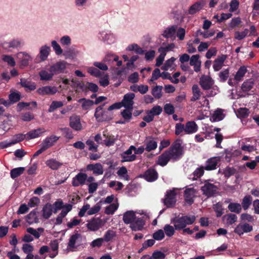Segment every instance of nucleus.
<instances>
[{
	"instance_id": "a18cd8bd",
	"label": "nucleus",
	"mask_w": 259,
	"mask_h": 259,
	"mask_svg": "<svg viewBox=\"0 0 259 259\" xmlns=\"http://www.w3.org/2000/svg\"><path fill=\"white\" fill-rule=\"evenodd\" d=\"M176 230L175 227L169 224L165 225L163 230L166 236L168 237H172L175 234Z\"/></svg>"
},
{
	"instance_id": "9b49d317",
	"label": "nucleus",
	"mask_w": 259,
	"mask_h": 259,
	"mask_svg": "<svg viewBox=\"0 0 259 259\" xmlns=\"http://www.w3.org/2000/svg\"><path fill=\"white\" fill-rule=\"evenodd\" d=\"M58 92V89L56 87L46 85L38 88L36 93L40 96H45L46 95H53Z\"/></svg>"
},
{
	"instance_id": "cd10ccee",
	"label": "nucleus",
	"mask_w": 259,
	"mask_h": 259,
	"mask_svg": "<svg viewBox=\"0 0 259 259\" xmlns=\"http://www.w3.org/2000/svg\"><path fill=\"white\" fill-rule=\"evenodd\" d=\"M185 134H191L197 132L198 126L194 121H188L185 125Z\"/></svg>"
},
{
	"instance_id": "ddd939ff",
	"label": "nucleus",
	"mask_w": 259,
	"mask_h": 259,
	"mask_svg": "<svg viewBox=\"0 0 259 259\" xmlns=\"http://www.w3.org/2000/svg\"><path fill=\"white\" fill-rule=\"evenodd\" d=\"M213 83V80L209 76L203 75L200 78L199 84L204 90L210 89Z\"/></svg>"
},
{
	"instance_id": "c85d7f7f",
	"label": "nucleus",
	"mask_w": 259,
	"mask_h": 259,
	"mask_svg": "<svg viewBox=\"0 0 259 259\" xmlns=\"http://www.w3.org/2000/svg\"><path fill=\"white\" fill-rule=\"evenodd\" d=\"M59 137L53 135L50 137L47 138L43 142L42 146L45 148L46 149L52 146L59 139Z\"/></svg>"
},
{
	"instance_id": "39448f33",
	"label": "nucleus",
	"mask_w": 259,
	"mask_h": 259,
	"mask_svg": "<svg viewBox=\"0 0 259 259\" xmlns=\"http://www.w3.org/2000/svg\"><path fill=\"white\" fill-rule=\"evenodd\" d=\"M218 190V187L211 183L209 180L205 181L204 185L201 188L203 194L207 197L214 196L217 193Z\"/></svg>"
},
{
	"instance_id": "de8ad7c7",
	"label": "nucleus",
	"mask_w": 259,
	"mask_h": 259,
	"mask_svg": "<svg viewBox=\"0 0 259 259\" xmlns=\"http://www.w3.org/2000/svg\"><path fill=\"white\" fill-rule=\"evenodd\" d=\"M24 170L25 168L23 167L13 168L11 170V177L14 179L22 175Z\"/></svg>"
},
{
	"instance_id": "bf43d9fd",
	"label": "nucleus",
	"mask_w": 259,
	"mask_h": 259,
	"mask_svg": "<svg viewBox=\"0 0 259 259\" xmlns=\"http://www.w3.org/2000/svg\"><path fill=\"white\" fill-rule=\"evenodd\" d=\"M115 236V232L113 230H108L104 235V237L102 238L104 241L106 242H109Z\"/></svg>"
},
{
	"instance_id": "e433bc0d",
	"label": "nucleus",
	"mask_w": 259,
	"mask_h": 259,
	"mask_svg": "<svg viewBox=\"0 0 259 259\" xmlns=\"http://www.w3.org/2000/svg\"><path fill=\"white\" fill-rule=\"evenodd\" d=\"M79 103H81V107L83 110H89L94 104V102L90 99L82 98L78 100Z\"/></svg>"
},
{
	"instance_id": "a211bd4d",
	"label": "nucleus",
	"mask_w": 259,
	"mask_h": 259,
	"mask_svg": "<svg viewBox=\"0 0 259 259\" xmlns=\"http://www.w3.org/2000/svg\"><path fill=\"white\" fill-rule=\"evenodd\" d=\"M87 180V174L80 172L73 178L72 184L74 187L82 186L85 184Z\"/></svg>"
},
{
	"instance_id": "c03bdc74",
	"label": "nucleus",
	"mask_w": 259,
	"mask_h": 259,
	"mask_svg": "<svg viewBox=\"0 0 259 259\" xmlns=\"http://www.w3.org/2000/svg\"><path fill=\"white\" fill-rule=\"evenodd\" d=\"M228 208L230 211L236 213H240L242 210L241 205L238 203L231 202L229 204Z\"/></svg>"
},
{
	"instance_id": "37998d69",
	"label": "nucleus",
	"mask_w": 259,
	"mask_h": 259,
	"mask_svg": "<svg viewBox=\"0 0 259 259\" xmlns=\"http://www.w3.org/2000/svg\"><path fill=\"white\" fill-rule=\"evenodd\" d=\"M225 117L222 109H218L215 110L212 114L211 119L213 121L216 122L222 120Z\"/></svg>"
},
{
	"instance_id": "6e6d98bb",
	"label": "nucleus",
	"mask_w": 259,
	"mask_h": 259,
	"mask_svg": "<svg viewBox=\"0 0 259 259\" xmlns=\"http://www.w3.org/2000/svg\"><path fill=\"white\" fill-rule=\"evenodd\" d=\"M51 46L57 55H60L63 54V50L57 41L52 40L51 41Z\"/></svg>"
},
{
	"instance_id": "c9c22d12",
	"label": "nucleus",
	"mask_w": 259,
	"mask_h": 259,
	"mask_svg": "<svg viewBox=\"0 0 259 259\" xmlns=\"http://www.w3.org/2000/svg\"><path fill=\"white\" fill-rule=\"evenodd\" d=\"M170 159L171 157L166 151L159 156L157 163L161 166H165Z\"/></svg>"
},
{
	"instance_id": "2eb2a0df",
	"label": "nucleus",
	"mask_w": 259,
	"mask_h": 259,
	"mask_svg": "<svg viewBox=\"0 0 259 259\" xmlns=\"http://www.w3.org/2000/svg\"><path fill=\"white\" fill-rule=\"evenodd\" d=\"M220 161V157H212L208 159L205 162L204 168L206 170H212L217 168L218 162Z\"/></svg>"
},
{
	"instance_id": "69168bd1",
	"label": "nucleus",
	"mask_w": 259,
	"mask_h": 259,
	"mask_svg": "<svg viewBox=\"0 0 259 259\" xmlns=\"http://www.w3.org/2000/svg\"><path fill=\"white\" fill-rule=\"evenodd\" d=\"M164 233L163 230L159 229L153 234V237L155 240H161L164 238Z\"/></svg>"
},
{
	"instance_id": "aec40b11",
	"label": "nucleus",
	"mask_w": 259,
	"mask_h": 259,
	"mask_svg": "<svg viewBox=\"0 0 259 259\" xmlns=\"http://www.w3.org/2000/svg\"><path fill=\"white\" fill-rule=\"evenodd\" d=\"M70 126L75 131L82 130L80 117L77 115H73L70 117Z\"/></svg>"
},
{
	"instance_id": "c756f323",
	"label": "nucleus",
	"mask_w": 259,
	"mask_h": 259,
	"mask_svg": "<svg viewBox=\"0 0 259 259\" xmlns=\"http://www.w3.org/2000/svg\"><path fill=\"white\" fill-rule=\"evenodd\" d=\"M23 41L20 39H13L9 42H5L3 43V46L5 47L17 48L23 44Z\"/></svg>"
},
{
	"instance_id": "f03ea898",
	"label": "nucleus",
	"mask_w": 259,
	"mask_h": 259,
	"mask_svg": "<svg viewBox=\"0 0 259 259\" xmlns=\"http://www.w3.org/2000/svg\"><path fill=\"white\" fill-rule=\"evenodd\" d=\"M171 159H179L183 155V148L180 141H177L171 146L168 150L166 151Z\"/></svg>"
},
{
	"instance_id": "603ef678",
	"label": "nucleus",
	"mask_w": 259,
	"mask_h": 259,
	"mask_svg": "<svg viewBox=\"0 0 259 259\" xmlns=\"http://www.w3.org/2000/svg\"><path fill=\"white\" fill-rule=\"evenodd\" d=\"M224 219L226 220L227 224L228 225H232L237 221V217L236 214L233 213H229L223 217Z\"/></svg>"
},
{
	"instance_id": "0e129e2a",
	"label": "nucleus",
	"mask_w": 259,
	"mask_h": 259,
	"mask_svg": "<svg viewBox=\"0 0 259 259\" xmlns=\"http://www.w3.org/2000/svg\"><path fill=\"white\" fill-rule=\"evenodd\" d=\"M117 175L122 177L125 180H128V176L127 175V169L125 167H121L117 172Z\"/></svg>"
},
{
	"instance_id": "412c9836",
	"label": "nucleus",
	"mask_w": 259,
	"mask_h": 259,
	"mask_svg": "<svg viewBox=\"0 0 259 259\" xmlns=\"http://www.w3.org/2000/svg\"><path fill=\"white\" fill-rule=\"evenodd\" d=\"M226 58L227 55H222L215 59L213 64V68L215 71H218L222 68Z\"/></svg>"
},
{
	"instance_id": "7c9ffc66",
	"label": "nucleus",
	"mask_w": 259,
	"mask_h": 259,
	"mask_svg": "<svg viewBox=\"0 0 259 259\" xmlns=\"http://www.w3.org/2000/svg\"><path fill=\"white\" fill-rule=\"evenodd\" d=\"M45 132V130L44 128H38L29 132L26 134V135L28 136V139H32L39 137L42 133Z\"/></svg>"
},
{
	"instance_id": "dca6fc26",
	"label": "nucleus",
	"mask_w": 259,
	"mask_h": 259,
	"mask_svg": "<svg viewBox=\"0 0 259 259\" xmlns=\"http://www.w3.org/2000/svg\"><path fill=\"white\" fill-rule=\"evenodd\" d=\"M40 80L41 81H50L54 76L53 72H51L50 66L48 68L41 69L38 73Z\"/></svg>"
},
{
	"instance_id": "13d9d810",
	"label": "nucleus",
	"mask_w": 259,
	"mask_h": 259,
	"mask_svg": "<svg viewBox=\"0 0 259 259\" xmlns=\"http://www.w3.org/2000/svg\"><path fill=\"white\" fill-rule=\"evenodd\" d=\"M162 89V87L160 85H156L154 87L152 91V94L156 99H159L161 98V91Z\"/></svg>"
},
{
	"instance_id": "680f3d73",
	"label": "nucleus",
	"mask_w": 259,
	"mask_h": 259,
	"mask_svg": "<svg viewBox=\"0 0 259 259\" xmlns=\"http://www.w3.org/2000/svg\"><path fill=\"white\" fill-rule=\"evenodd\" d=\"M60 42L62 46H69L71 44V39L68 35H64L60 39Z\"/></svg>"
},
{
	"instance_id": "0eeeda50",
	"label": "nucleus",
	"mask_w": 259,
	"mask_h": 259,
	"mask_svg": "<svg viewBox=\"0 0 259 259\" xmlns=\"http://www.w3.org/2000/svg\"><path fill=\"white\" fill-rule=\"evenodd\" d=\"M104 221L101 218H93L87 221L85 226L89 230L95 232L104 226Z\"/></svg>"
},
{
	"instance_id": "bb28decb",
	"label": "nucleus",
	"mask_w": 259,
	"mask_h": 259,
	"mask_svg": "<svg viewBox=\"0 0 259 259\" xmlns=\"http://www.w3.org/2000/svg\"><path fill=\"white\" fill-rule=\"evenodd\" d=\"M136 217L133 211H127L123 215V221L126 224H131L135 221Z\"/></svg>"
},
{
	"instance_id": "7ed1b4c3",
	"label": "nucleus",
	"mask_w": 259,
	"mask_h": 259,
	"mask_svg": "<svg viewBox=\"0 0 259 259\" xmlns=\"http://www.w3.org/2000/svg\"><path fill=\"white\" fill-rule=\"evenodd\" d=\"M104 106V104L98 106L96 109L94 116L98 121H108L113 118V114L111 112L103 110Z\"/></svg>"
},
{
	"instance_id": "a19ab883",
	"label": "nucleus",
	"mask_w": 259,
	"mask_h": 259,
	"mask_svg": "<svg viewBox=\"0 0 259 259\" xmlns=\"http://www.w3.org/2000/svg\"><path fill=\"white\" fill-rule=\"evenodd\" d=\"M145 150L150 151L157 147V142L152 138H147L145 141Z\"/></svg>"
},
{
	"instance_id": "ea45409f",
	"label": "nucleus",
	"mask_w": 259,
	"mask_h": 259,
	"mask_svg": "<svg viewBox=\"0 0 259 259\" xmlns=\"http://www.w3.org/2000/svg\"><path fill=\"white\" fill-rule=\"evenodd\" d=\"M102 40L108 44H111L115 42V37L113 33L102 32L101 34Z\"/></svg>"
},
{
	"instance_id": "5fc2aeb1",
	"label": "nucleus",
	"mask_w": 259,
	"mask_h": 259,
	"mask_svg": "<svg viewBox=\"0 0 259 259\" xmlns=\"http://www.w3.org/2000/svg\"><path fill=\"white\" fill-rule=\"evenodd\" d=\"M126 49L130 51H134L136 53L140 55L144 54V50L135 44L129 45Z\"/></svg>"
},
{
	"instance_id": "052dcab7",
	"label": "nucleus",
	"mask_w": 259,
	"mask_h": 259,
	"mask_svg": "<svg viewBox=\"0 0 259 259\" xmlns=\"http://www.w3.org/2000/svg\"><path fill=\"white\" fill-rule=\"evenodd\" d=\"M63 106V103L61 101H53L49 108V112H52L57 108L61 107Z\"/></svg>"
},
{
	"instance_id": "2f4dec72",
	"label": "nucleus",
	"mask_w": 259,
	"mask_h": 259,
	"mask_svg": "<svg viewBox=\"0 0 259 259\" xmlns=\"http://www.w3.org/2000/svg\"><path fill=\"white\" fill-rule=\"evenodd\" d=\"M177 29V25H172L170 27L166 28L164 30L162 34V35L163 36V37L166 38H171L175 35Z\"/></svg>"
},
{
	"instance_id": "72a5a7b5",
	"label": "nucleus",
	"mask_w": 259,
	"mask_h": 259,
	"mask_svg": "<svg viewBox=\"0 0 259 259\" xmlns=\"http://www.w3.org/2000/svg\"><path fill=\"white\" fill-rule=\"evenodd\" d=\"M103 137L105 138L103 140L104 144L107 147L113 145L117 139L116 137L111 135L104 134Z\"/></svg>"
},
{
	"instance_id": "774afa93",
	"label": "nucleus",
	"mask_w": 259,
	"mask_h": 259,
	"mask_svg": "<svg viewBox=\"0 0 259 259\" xmlns=\"http://www.w3.org/2000/svg\"><path fill=\"white\" fill-rule=\"evenodd\" d=\"M148 257L149 259H162L165 257V254L160 251H156L153 253L151 256Z\"/></svg>"
},
{
	"instance_id": "58836bf2",
	"label": "nucleus",
	"mask_w": 259,
	"mask_h": 259,
	"mask_svg": "<svg viewBox=\"0 0 259 259\" xmlns=\"http://www.w3.org/2000/svg\"><path fill=\"white\" fill-rule=\"evenodd\" d=\"M144 225L142 219L140 218H136L135 221L130 225V227L132 230L138 231L141 230Z\"/></svg>"
},
{
	"instance_id": "f3484780",
	"label": "nucleus",
	"mask_w": 259,
	"mask_h": 259,
	"mask_svg": "<svg viewBox=\"0 0 259 259\" xmlns=\"http://www.w3.org/2000/svg\"><path fill=\"white\" fill-rule=\"evenodd\" d=\"M196 191L194 188L186 189L184 191V197L186 202L189 205L194 202V198L196 196Z\"/></svg>"
},
{
	"instance_id": "f704fd0d",
	"label": "nucleus",
	"mask_w": 259,
	"mask_h": 259,
	"mask_svg": "<svg viewBox=\"0 0 259 259\" xmlns=\"http://www.w3.org/2000/svg\"><path fill=\"white\" fill-rule=\"evenodd\" d=\"M46 164L51 169L57 170L62 165V163L56 159L52 158L47 160Z\"/></svg>"
},
{
	"instance_id": "49530a36",
	"label": "nucleus",
	"mask_w": 259,
	"mask_h": 259,
	"mask_svg": "<svg viewBox=\"0 0 259 259\" xmlns=\"http://www.w3.org/2000/svg\"><path fill=\"white\" fill-rule=\"evenodd\" d=\"M252 201V198L250 195H246L242 199L241 206H242L244 210H247L250 205L251 204Z\"/></svg>"
},
{
	"instance_id": "f257e3e1",
	"label": "nucleus",
	"mask_w": 259,
	"mask_h": 259,
	"mask_svg": "<svg viewBox=\"0 0 259 259\" xmlns=\"http://www.w3.org/2000/svg\"><path fill=\"white\" fill-rule=\"evenodd\" d=\"M196 217L193 215H183L176 217L171 220V223L173 224L175 229L179 231L184 229L187 225L192 224L195 221Z\"/></svg>"
},
{
	"instance_id": "4c0bfd02",
	"label": "nucleus",
	"mask_w": 259,
	"mask_h": 259,
	"mask_svg": "<svg viewBox=\"0 0 259 259\" xmlns=\"http://www.w3.org/2000/svg\"><path fill=\"white\" fill-rule=\"evenodd\" d=\"M42 217L46 219H49L52 215L53 210V206L50 203H47L42 208Z\"/></svg>"
},
{
	"instance_id": "f8f14e48",
	"label": "nucleus",
	"mask_w": 259,
	"mask_h": 259,
	"mask_svg": "<svg viewBox=\"0 0 259 259\" xmlns=\"http://www.w3.org/2000/svg\"><path fill=\"white\" fill-rule=\"evenodd\" d=\"M135 95L134 93H129L124 95L123 98L121 102L122 106H123L126 109H133L134 104V99Z\"/></svg>"
},
{
	"instance_id": "393cba45",
	"label": "nucleus",
	"mask_w": 259,
	"mask_h": 259,
	"mask_svg": "<svg viewBox=\"0 0 259 259\" xmlns=\"http://www.w3.org/2000/svg\"><path fill=\"white\" fill-rule=\"evenodd\" d=\"M205 3L203 1H199L192 5L189 9L188 13L190 15H194L200 11L204 7Z\"/></svg>"
},
{
	"instance_id": "1a4fd4ad",
	"label": "nucleus",
	"mask_w": 259,
	"mask_h": 259,
	"mask_svg": "<svg viewBox=\"0 0 259 259\" xmlns=\"http://www.w3.org/2000/svg\"><path fill=\"white\" fill-rule=\"evenodd\" d=\"M176 189H173L166 192L165 198L163 200L165 205L167 207L173 206L176 202Z\"/></svg>"
},
{
	"instance_id": "6e6552de",
	"label": "nucleus",
	"mask_w": 259,
	"mask_h": 259,
	"mask_svg": "<svg viewBox=\"0 0 259 259\" xmlns=\"http://www.w3.org/2000/svg\"><path fill=\"white\" fill-rule=\"evenodd\" d=\"M51 51V48L48 45H44L40 47L39 53L35 59V63H39L47 60Z\"/></svg>"
},
{
	"instance_id": "09e8293b",
	"label": "nucleus",
	"mask_w": 259,
	"mask_h": 259,
	"mask_svg": "<svg viewBox=\"0 0 259 259\" xmlns=\"http://www.w3.org/2000/svg\"><path fill=\"white\" fill-rule=\"evenodd\" d=\"M247 72V69L245 67H241L237 72L235 76V79L237 81H240L242 79L245 74Z\"/></svg>"
},
{
	"instance_id": "4be33fe9",
	"label": "nucleus",
	"mask_w": 259,
	"mask_h": 259,
	"mask_svg": "<svg viewBox=\"0 0 259 259\" xmlns=\"http://www.w3.org/2000/svg\"><path fill=\"white\" fill-rule=\"evenodd\" d=\"M144 178L148 182H153L158 178L157 171L152 168L148 169L144 174Z\"/></svg>"
},
{
	"instance_id": "473e14b6",
	"label": "nucleus",
	"mask_w": 259,
	"mask_h": 259,
	"mask_svg": "<svg viewBox=\"0 0 259 259\" xmlns=\"http://www.w3.org/2000/svg\"><path fill=\"white\" fill-rule=\"evenodd\" d=\"M193 96H192L190 101L191 102H195L199 100L201 96L200 90L197 84H194L192 88Z\"/></svg>"
},
{
	"instance_id": "9d476101",
	"label": "nucleus",
	"mask_w": 259,
	"mask_h": 259,
	"mask_svg": "<svg viewBox=\"0 0 259 259\" xmlns=\"http://www.w3.org/2000/svg\"><path fill=\"white\" fill-rule=\"evenodd\" d=\"M82 241V236L79 233H75L71 236L68 243V247L73 250L79 246Z\"/></svg>"
},
{
	"instance_id": "79ce46f5",
	"label": "nucleus",
	"mask_w": 259,
	"mask_h": 259,
	"mask_svg": "<svg viewBox=\"0 0 259 259\" xmlns=\"http://www.w3.org/2000/svg\"><path fill=\"white\" fill-rule=\"evenodd\" d=\"M78 53V52L76 51L74 48L71 47L67 48L65 50L63 53V55L65 58H74L75 57Z\"/></svg>"
},
{
	"instance_id": "8fccbe9b",
	"label": "nucleus",
	"mask_w": 259,
	"mask_h": 259,
	"mask_svg": "<svg viewBox=\"0 0 259 259\" xmlns=\"http://www.w3.org/2000/svg\"><path fill=\"white\" fill-rule=\"evenodd\" d=\"M254 81L252 79L246 80L242 84V89L244 92L250 91L253 87Z\"/></svg>"
},
{
	"instance_id": "a878e982",
	"label": "nucleus",
	"mask_w": 259,
	"mask_h": 259,
	"mask_svg": "<svg viewBox=\"0 0 259 259\" xmlns=\"http://www.w3.org/2000/svg\"><path fill=\"white\" fill-rule=\"evenodd\" d=\"M87 169L89 170H92L94 174L97 175H102L104 171L103 166L99 163L95 164H89L87 165Z\"/></svg>"
},
{
	"instance_id": "3c124183",
	"label": "nucleus",
	"mask_w": 259,
	"mask_h": 259,
	"mask_svg": "<svg viewBox=\"0 0 259 259\" xmlns=\"http://www.w3.org/2000/svg\"><path fill=\"white\" fill-rule=\"evenodd\" d=\"M26 221L29 224H32L37 222L36 212L35 210H32L26 216Z\"/></svg>"
},
{
	"instance_id": "20e7f679",
	"label": "nucleus",
	"mask_w": 259,
	"mask_h": 259,
	"mask_svg": "<svg viewBox=\"0 0 259 259\" xmlns=\"http://www.w3.org/2000/svg\"><path fill=\"white\" fill-rule=\"evenodd\" d=\"M101 203H102V201L98 202L92 207H90V205L89 204L84 205L80 209L78 213V215L80 217H82L84 215L86 212H87V214L89 215L96 214L101 208Z\"/></svg>"
},
{
	"instance_id": "6ab92c4d",
	"label": "nucleus",
	"mask_w": 259,
	"mask_h": 259,
	"mask_svg": "<svg viewBox=\"0 0 259 259\" xmlns=\"http://www.w3.org/2000/svg\"><path fill=\"white\" fill-rule=\"evenodd\" d=\"M17 57L21 60V64L23 66L28 65L29 61H32V57L25 52H21L17 54Z\"/></svg>"
},
{
	"instance_id": "423d86ee",
	"label": "nucleus",
	"mask_w": 259,
	"mask_h": 259,
	"mask_svg": "<svg viewBox=\"0 0 259 259\" xmlns=\"http://www.w3.org/2000/svg\"><path fill=\"white\" fill-rule=\"evenodd\" d=\"M69 64L65 61L60 60L50 66L51 72H53L54 75H57L66 72V70Z\"/></svg>"
},
{
	"instance_id": "4d7b16f0",
	"label": "nucleus",
	"mask_w": 259,
	"mask_h": 259,
	"mask_svg": "<svg viewBox=\"0 0 259 259\" xmlns=\"http://www.w3.org/2000/svg\"><path fill=\"white\" fill-rule=\"evenodd\" d=\"M163 49H158V52L160 53V55L156 58V62L155 64L156 66H157V67L160 66L162 64V62L164 59L165 56L166 55V53H164L163 52Z\"/></svg>"
},
{
	"instance_id": "338daca9",
	"label": "nucleus",
	"mask_w": 259,
	"mask_h": 259,
	"mask_svg": "<svg viewBox=\"0 0 259 259\" xmlns=\"http://www.w3.org/2000/svg\"><path fill=\"white\" fill-rule=\"evenodd\" d=\"M9 101L12 104L18 102L20 99V95L19 93H13L9 95Z\"/></svg>"
},
{
	"instance_id": "b1692460",
	"label": "nucleus",
	"mask_w": 259,
	"mask_h": 259,
	"mask_svg": "<svg viewBox=\"0 0 259 259\" xmlns=\"http://www.w3.org/2000/svg\"><path fill=\"white\" fill-rule=\"evenodd\" d=\"M21 86L25 89L26 92L34 91L36 89V83L25 78H22L20 80Z\"/></svg>"
},
{
	"instance_id": "5701e85b",
	"label": "nucleus",
	"mask_w": 259,
	"mask_h": 259,
	"mask_svg": "<svg viewBox=\"0 0 259 259\" xmlns=\"http://www.w3.org/2000/svg\"><path fill=\"white\" fill-rule=\"evenodd\" d=\"M199 55H195L192 56L190 60V64L194 66V70L195 72H199L200 70L201 62L199 60Z\"/></svg>"
},
{
	"instance_id": "864d4df0",
	"label": "nucleus",
	"mask_w": 259,
	"mask_h": 259,
	"mask_svg": "<svg viewBox=\"0 0 259 259\" xmlns=\"http://www.w3.org/2000/svg\"><path fill=\"white\" fill-rule=\"evenodd\" d=\"M118 205L117 203H112L107 206L105 210V213L107 214H113L117 209Z\"/></svg>"
},
{
	"instance_id": "e2e57ef3",
	"label": "nucleus",
	"mask_w": 259,
	"mask_h": 259,
	"mask_svg": "<svg viewBox=\"0 0 259 259\" xmlns=\"http://www.w3.org/2000/svg\"><path fill=\"white\" fill-rule=\"evenodd\" d=\"M213 208L216 212L217 217H221L223 213V208L221 203L219 202L213 205Z\"/></svg>"
},
{
	"instance_id": "4468645a",
	"label": "nucleus",
	"mask_w": 259,
	"mask_h": 259,
	"mask_svg": "<svg viewBox=\"0 0 259 259\" xmlns=\"http://www.w3.org/2000/svg\"><path fill=\"white\" fill-rule=\"evenodd\" d=\"M252 230V227L247 223H240L234 229V232L241 236L244 233H248Z\"/></svg>"
}]
</instances>
